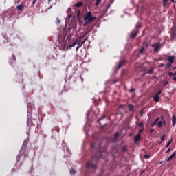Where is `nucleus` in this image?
<instances>
[{
	"label": "nucleus",
	"instance_id": "obj_40",
	"mask_svg": "<svg viewBox=\"0 0 176 176\" xmlns=\"http://www.w3.org/2000/svg\"><path fill=\"white\" fill-rule=\"evenodd\" d=\"M136 28H137V30H138V28H141V24H138L136 25Z\"/></svg>",
	"mask_w": 176,
	"mask_h": 176
},
{
	"label": "nucleus",
	"instance_id": "obj_42",
	"mask_svg": "<svg viewBox=\"0 0 176 176\" xmlns=\"http://www.w3.org/2000/svg\"><path fill=\"white\" fill-rule=\"evenodd\" d=\"M96 146V144H94V142H93L91 144V147L94 148Z\"/></svg>",
	"mask_w": 176,
	"mask_h": 176
},
{
	"label": "nucleus",
	"instance_id": "obj_48",
	"mask_svg": "<svg viewBox=\"0 0 176 176\" xmlns=\"http://www.w3.org/2000/svg\"><path fill=\"white\" fill-rule=\"evenodd\" d=\"M153 131H154V129H151L150 130V133H153Z\"/></svg>",
	"mask_w": 176,
	"mask_h": 176
},
{
	"label": "nucleus",
	"instance_id": "obj_3",
	"mask_svg": "<svg viewBox=\"0 0 176 176\" xmlns=\"http://www.w3.org/2000/svg\"><path fill=\"white\" fill-rule=\"evenodd\" d=\"M151 46H152V47H153V50H154L155 53H157V52H159V50H160V42L154 43Z\"/></svg>",
	"mask_w": 176,
	"mask_h": 176
},
{
	"label": "nucleus",
	"instance_id": "obj_36",
	"mask_svg": "<svg viewBox=\"0 0 176 176\" xmlns=\"http://www.w3.org/2000/svg\"><path fill=\"white\" fill-rule=\"evenodd\" d=\"M140 173V176H142V174H144L145 170H141Z\"/></svg>",
	"mask_w": 176,
	"mask_h": 176
},
{
	"label": "nucleus",
	"instance_id": "obj_30",
	"mask_svg": "<svg viewBox=\"0 0 176 176\" xmlns=\"http://www.w3.org/2000/svg\"><path fill=\"white\" fill-rule=\"evenodd\" d=\"M70 174H76V171L75 170V169H71Z\"/></svg>",
	"mask_w": 176,
	"mask_h": 176
},
{
	"label": "nucleus",
	"instance_id": "obj_23",
	"mask_svg": "<svg viewBox=\"0 0 176 176\" xmlns=\"http://www.w3.org/2000/svg\"><path fill=\"white\" fill-rule=\"evenodd\" d=\"M171 64H172V63H167V64L166 65V69H170L171 68Z\"/></svg>",
	"mask_w": 176,
	"mask_h": 176
},
{
	"label": "nucleus",
	"instance_id": "obj_28",
	"mask_svg": "<svg viewBox=\"0 0 176 176\" xmlns=\"http://www.w3.org/2000/svg\"><path fill=\"white\" fill-rule=\"evenodd\" d=\"M144 52H145V47H143L142 49L140 50V54H142Z\"/></svg>",
	"mask_w": 176,
	"mask_h": 176
},
{
	"label": "nucleus",
	"instance_id": "obj_49",
	"mask_svg": "<svg viewBox=\"0 0 176 176\" xmlns=\"http://www.w3.org/2000/svg\"><path fill=\"white\" fill-rule=\"evenodd\" d=\"M170 1L172 2V3H174L175 2V0H170Z\"/></svg>",
	"mask_w": 176,
	"mask_h": 176
},
{
	"label": "nucleus",
	"instance_id": "obj_43",
	"mask_svg": "<svg viewBox=\"0 0 176 176\" xmlns=\"http://www.w3.org/2000/svg\"><path fill=\"white\" fill-rule=\"evenodd\" d=\"M102 119H103V118H100V119H99V120H98V123H99V124H101V121L102 120Z\"/></svg>",
	"mask_w": 176,
	"mask_h": 176
},
{
	"label": "nucleus",
	"instance_id": "obj_41",
	"mask_svg": "<svg viewBox=\"0 0 176 176\" xmlns=\"http://www.w3.org/2000/svg\"><path fill=\"white\" fill-rule=\"evenodd\" d=\"M87 35H89V32H87L85 34H84V35L82 36H83V38H85V36H86Z\"/></svg>",
	"mask_w": 176,
	"mask_h": 176
},
{
	"label": "nucleus",
	"instance_id": "obj_53",
	"mask_svg": "<svg viewBox=\"0 0 176 176\" xmlns=\"http://www.w3.org/2000/svg\"><path fill=\"white\" fill-rule=\"evenodd\" d=\"M68 17H69V19H71V17H72V16L71 14H69V15H68Z\"/></svg>",
	"mask_w": 176,
	"mask_h": 176
},
{
	"label": "nucleus",
	"instance_id": "obj_33",
	"mask_svg": "<svg viewBox=\"0 0 176 176\" xmlns=\"http://www.w3.org/2000/svg\"><path fill=\"white\" fill-rule=\"evenodd\" d=\"M160 94H162V90L158 91L157 93L155 94V96H160Z\"/></svg>",
	"mask_w": 176,
	"mask_h": 176
},
{
	"label": "nucleus",
	"instance_id": "obj_39",
	"mask_svg": "<svg viewBox=\"0 0 176 176\" xmlns=\"http://www.w3.org/2000/svg\"><path fill=\"white\" fill-rule=\"evenodd\" d=\"M144 157V159H149L150 156L148 155H145Z\"/></svg>",
	"mask_w": 176,
	"mask_h": 176
},
{
	"label": "nucleus",
	"instance_id": "obj_20",
	"mask_svg": "<svg viewBox=\"0 0 176 176\" xmlns=\"http://www.w3.org/2000/svg\"><path fill=\"white\" fill-rule=\"evenodd\" d=\"M53 1H54V4L56 5L57 0H48V4L51 5V3H53Z\"/></svg>",
	"mask_w": 176,
	"mask_h": 176
},
{
	"label": "nucleus",
	"instance_id": "obj_5",
	"mask_svg": "<svg viewBox=\"0 0 176 176\" xmlns=\"http://www.w3.org/2000/svg\"><path fill=\"white\" fill-rule=\"evenodd\" d=\"M27 123H28V126H31V124H32V113H30L28 115Z\"/></svg>",
	"mask_w": 176,
	"mask_h": 176
},
{
	"label": "nucleus",
	"instance_id": "obj_12",
	"mask_svg": "<svg viewBox=\"0 0 176 176\" xmlns=\"http://www.w3.org/2000/svg\"><path fill=\"white\" fill-rule=\"evenodd\" d=\"M176 156V152L174 151L173 153V154L167 159V162H171V160H173V158H175Z\"/></svg>",
	"mask_w": 176,
	"mask_h": 176
},
{
	"label": "nucleus",
	"instance_id": "obj_26",
	"mask_svg": "<svg viewBox=\"0 0 176 176\" xmlns=\"http://www.w3.org/2000/svg\"><path fill=\"white\" fill-rule=\"evenodd\" d=\"M21 153H20L18 155H17V162H20V160L21 159Z\"/></svg>",
	"mask_w": 176,
	"mask_h": 176
},
{
	"label": "nucleus",
	"instance_id": "obj_10",
	"mask_svg": "<svg viewBox=\"0 0 176 176\" xmlns=\"http://www.w3.org/2000/svg\"><path fill=\"white\" fill-rule=\"evenodd\" d=\"M16 9L21 12L24 10V3H21L19 6H17Z\"/></svg>",
	"mask_w": 176,
	"mask_h": 176
},
{
	"label": "nucleus",
	"instance_id": "obj_8",
	"mask_svg": "<svg viewBox=\"0 0 176 176\" xmlns=\"http://www.w3.org/2000/svg\"><path fill=\"white\" fill-rule=\"evenodd\" d=\"M139 30H136L135 31H133L131 34V38H134L138 35Z\"/></svg>",
	"mask_w": 176,
	"mask_h": 176
},
{
	"label": "nucleus",
	"instance_id": "obj_44",
	"mask_svg": "<svg viewBox=\"0 0 176 176\" xmlns=\"http://www.w3.org/2000/svg\"><path fill=\"white\" fill-rule=\"evenodd\" d=\"M173 75H174L173 72H169V76H173Z\"/></svg>",
	"mask_w": 176,
	"mask_h": 176
},
{
	"label": "nucleus",
	"instance_id": "obj_13",
	"mask_svg": "<svg viewBox=\"0 0 176 176\" xmlns=\"http://www.w3.org/2000/svg\"><path fill=\"white\" fill-rule=\"evenodd\" d=\"M153 100L155 102H159V101H160V97L157 96V95H155L153 96Z\"/></svg>",
	"mask_w": 176,
	"mask_h": 176
},
{
	"label": "nucleus",
	"instance_id": "obj_11",
	"mask_svg": "<svg viewBox=\"0 0 176 176\" xmlns=\"http://www.w3.org/2000/svg\"><path fill=\"white\" fill-rule=\"evenodd\" d=\"M141 140V133H138L134 138L135 142H138Z\"/></svg>",
	"mask_w": 176,
	"mask_h": 176
},
{
	"label": "nucleus",
	"instance_id": "obj_16",
	"mask_svg": "<svg viewBox=\"0 0 176 176\" xmlns=\"http://www.w3.org/2000/svg\"><path fill=\"white\" fill-rule=\"evenodd\" d=\"M135 107L133 104H129L128 105V109L130 111V112H133L134 111Z\"/></svg>",
	"mask_w": 176,
	"mask_h": 176
},
{
	"label": "nucleus",
	"instance_id": "obj_52",
	"mask_svg": "<svg viewBox=\"0 0 176 176\" xmlns=\"http://www.w3.org/2000/svg\"><path fill=\"white\" fill-rule=\"evenodd\" d=\"M140 116H143L142 110L141 112H140Z\"/></svg>",
	"mask_w": 176,
	"mask_h": 176
},
{
	"label": "nucleus",
	"instance_id": "obj_51",
	"mask_svg": "<svg viewBox=\"0 0 176 176\" xmlns=\"http://www.w3.org/2000/svg\"><path fill=\"white\" fill-rule=\"evenodd\" d=\"M88 38H89V36H87L84 41H85V42H86V41H87Z\"/></svg>",
	"mask_w": 176,
	"mask_h": 176
},
{
	"label": "nucleus",
	"instance_id": "obj_29",
	"mask_svg": "<svg viewBox=\"0 0 176 176\" xmlns=\"http://www.w3.org/2000/svg\"><path fill=\"white\" fill-rule=\"evenodd\" d=\"M122 152H127V147L126 146L122 147Z\"/></svg>",
	"mask_w": 176,
	"mask_h": 176
},
{
	"label": "nucleus",
	"instance_id": "obj_19",
	"mask_svg": "<svg viewBox=\"0 0 176 176\" xmlns=\"http://www.w3.org/2000/svg\"><path fill=\"white\" fill-rule=\"evenodd\" d=\"M167 2H168V0H162V5L164 8H166V6H167Z\"/></svg>",
	"mask_w": 176,
	"mask_h": 176
},
{
	"label": "nucleus",
	"instance_id": "obj_4",
	"mask_svg": "<svg viewBox=\"0 0 176 176\" xmlns=\"http://www.w3.org/2000/svg\"><path fill=\"white\" fill-rule=\"evenodd\" d=\"M126 63H127V60H126V59L121 60L117 65L116 71H118V69H120V68H122V67H123V65H124Z\"/></svg>",
	"mask_w": 176,
	"mask_h": 176
},
{
	"label": "nucleus",
	"instance_id": "obj_22",
	"mask_svg": "<svg viewBox=\"0 0 176 176\" xmlns=\"http://www.w3.org/2000/svg\"><path fill=\"white\" fill-rule=\"evenodd\" d=\"M171 142H173V139L168 140V142L166 144V148H169L171 145Z\"/></svg>",
	"mask_w": 176,
	"mask_h": 176
},
{
	"label": "nucleus",
	"instance_id": "obj_32",
	"mask_svg": "<svg viewBox=\"0 0 176 176\" xmlns=\"http://www.w3.org/2000/svg\"><path fill=\"white\" fill-rule=\"evenodd\" d=\"M118 137H119V133H115V135H114L115 140H117Z\"/></svg>",
	"mask_w": 176,
	"mask_h": 176
},
{
	"label": "nucleus",
	"instance_id": "obj_34",
	"mask_svg": "<svg viewBox=\"0 0 176 176\" xmlns=\"http://www.w3.org/2000/svg\"><path fill=\"white\" fill-rule=\"evenodd\" d=\"M36 1H38V0H33L32 3V8H34V6L35 5Z\"/></svg>",
	"mask_w": 176,
	"mask_h": 176
},
{
	"label": "nucleus",
	"instance_id": "obj_45",
	"mask_svg": "<svg viewBox=\"0 0 176 176\" xmlns=\"http://www.w3.org/2000/svg\"><path fill=\"white\" fill-rule=\"evenodd\" d=\"M171 151V148H168L167 151H166V153H168V152H170Z\"/></svg>",
	"mask_w": 176,
	"mask_h": 176
},
{
	"label": "nucleus",
	"instance_id": "obj_31",
	"mask_svg": "<svg viewBox=\"0 0 176 176\" xmlns=\"http://www.w3.org/2000/svg\"><path fill=\"white\" fill-rule=\"evenodd\" d=\"M76 45H78V42L76 41L72 44L71 47H74Z\"/></svg>",
	"mask_w": 176,
	"mask_h": 176
},
{
	"label": "nucleus",
	"instance_id": "obj_15",
	"mask_svg": "<svg viewBox=\"0 0 176 176\" xmlns=\"http://www.w3.org/2000/svg\"><path fill=\"white\" fill-rule=\"evenodd\" d=\"M155 72V67H151L149 70L146 72V74H149L150 75Z\"/></svg>",
	"mask_w": 176,
	"mask_h": 176
},
{
	"label": "nucleus",
	"instance_id": "obj_47",
	"mask_svg": "<svg viewBox=\"0 0 176 176\" xmlns=\"http://www.w3.org/2000/svg\"><path fill=\"white\" fill-rule=\"evenodd\" d=\"M142 131H144V129H140V130L139 131V134H141Z\"/></svg>",
	"mask_w": 176,
	"mask_h": 176
},
{
	"label": "nucleus",
	"instance_id": "obj_9",
	"mask_svg": "<svg viewBox=\"0 0 176 176\" xmlns=\"http://www.w3.org/2000/svg\"><path fill=\"white\" fill-rule=\"evenodd\" d=\"M85 42H86V40H84L81 43H79L78 44V46L76 48V52H78V50H79L80 47H82V46H83V45H85Z\"/></svg>",
	"mask_w": 176,
	"mask_h": 176
},
{
	"label": "nucleus",
	"instance_id": "obj_27",
	"mask_svg": "<svg viewBox=\"0 0 176 176\" xmlns=\"http://www.w3.org/2000/svg\"><path fill=\"white\" fill-rule=\"evenodd\" d=\"M162 124H163V122H162V121H159L157 123V126L160 129V127H162Z\"/></svg>",
	"mask_w": 176,
	"mask_h": 176
},
{
	"label": "nucleus",
	"instance_id": "obj_55",
	"mask_svg": "<svg viewBox=\"0 0 176 176\" xmlns=\"http://www.w3.org/2000/svg\"><path fill=\"white\" fill-rule=\"evenodd\" d=\"M107 10H108V7H107V8H106V12H107Z\"/></svg>",
	"mask_w": 176,
	"mask_h": 176
},
{
	"label": "nucleus",
	"instance_id": "obj_2",
	"mask_svg": "<svg viewBox=\"0 0 176 176\" xmlns=\"http://www.w3.org/2000/svg\"><path fill=\"white\" fill-rule=\"evenodd\" d=\"M96 19V17L93 16V14L91 13V12H88L84 16L85 21H87V20H92V21H94Z\"/></svg>",
	"mask_w": 176,
	"mask_h": 176
},
{
	"label": "nucleus",
	"instance_id": "obj_1",
	"mask_svg": "<svg viewBox=\"0 0 176 176\" xmlns=\"http://www.w3.org/2000/svg\"><path fill=\"white\" fill-rule=\"evenodd\" d=\"M99 146L100 148L99 153H98L96 155H91V161H88L86 164L87 168H92V170L97 169V162H98L99 157H102V154L104 152H106L107 147H101V143L99 144Z\"/></svg>",
	"mask_w": 176,
	"mask_h": 176
},
{
	"label": "nucleus",
	"instance_id": "obj_38",
	"mask_svg": "<svg viewBox=\"0 0 176 176\" xmlns=\"http://www.w3.org/2000/svg\"><path fill=\"white\" fill-rule=\"evenodd\" d=\"M166 138V135H164L161 137L162 141H164V140Z\"/></svg>",
	"mask_w": 176,
	"mask_h": 176
},
{
	"label": "nucleus",
	"instance_id": "obj_7",
	"mask_svg": "<svg viewBox=\"0 0 176 176\" xmlns=\"http://www.w3.org/2000/svg\"><path fill=\"white\" fill-rule=\"evenodd\" d=\"M80 14H82V12H80V10H78L77 11V19H78L80 24L82 23V16H80Z\"/></svg>",
	"mask_w": 176,
	"mask_h": 176
},
{
	"label": "nucleus",
	"instance_id": "obj_18",
	"mask_svg": "<svg viewBox=\"0 0 176 176\" xmlns=\"http://www.w3.org/2000/svg\"><path fill=\"white\" fill-rule=\"evenodd\" d=\"M102 1V0H96L95 6H96V8H98V6H99L100 3H101Z\"/></svg>",
	"mask_w": 176,
	"mask_h": 176
},
{
	"label": "nucleus",
	"instance_id": "obj_14",
	"mask_svg": "<svg viewBox=\"0 0 176 176\" xmlns=\"http://www.w3.org/2000/svg\"><path fill=\"white\" fill-rule=\"evenodd\" d=\"M75 8H82L83 6V3L82 1H80L74 5Z\"/></svg>",
	"mask_w": 176,
	"mask_h": 176
},
{
	"label": "nucleus",
	"instance_id": "obj_35",
	"mask_svg": "<svg viewBox=\"0 0 176 176\" xmlns=\"http://www.w3.org/2000/svg\"><path fill=\"white\" fill-rule=\"evenodd\" d=\"M133 91H135V89L131 88L129 91V93H133Z\"/></svg>",
	"mask_w": 176,
	"mask_h": 176
},
{
	"label": "nucleus",
	"instance_id": "obj_54",
	"mask_svg": "<svg viewBox=\"0 0 176 176\" xmlns=\"http://www.w3.org/2000/svg\"><path fill=\"white\" fill-rule=\"evenodd\" d=\"M52 8H53V6H50V8L49 9H52Z\"/></svg>",
	"mask_w": 176,
	"mask_h": 176
},
{
	"label": "nucleus",
	"instance_id": "obj_46",
	"mask_svg": "<svg viewBox=\"0 0 176 176\" xmlns=\"http://www.w3.org/2000/svg\"><path fill=\"white\" fill-rule=\"evenodd\" d=\"M157 120H159V118H157L154 122L153 124H155V123H157Z\"/></svg>",
	"mask_w": 176,
	"mask_h": 176
},
{
	"label": "nucleus",
	"instance_id": "obj_25",
	"mask_svg": "<svg viewBox=\"0 0 176 176\" xmlns=\"http://www.w3.org/2000/svg\"><path fill=\"white\" fill-rule=\"evenodd\" d=\"M55 23H56V24H60L61 23V20H60V19H58V17H57L55 21Z\"/></svg>",
	"mask_w": 176,
	"mask_h": 176
},
{
	"label": "nucleus",
	"instance_id": "obj_24",
	"mask_svg": "<svg viewBox=\"0 0 176 176\" xmlns=\"http://www.w3.org/2000/svg\"><path fill=\"white\" fill-rule=\"evenodd\" d=\"M82 39H83V36H80L77 38L76 41H77V43H79V42H81L82 41Z\"/></svg>",
	"mask_w": 176,
	"mask_h": 176
},
{
	"label": "nucleus",
	"instance_id": "obj_17",
	"mask_svg": "<svg viewBox=\"0 0 176 176\" xmlns=\"http://www.w3.org/2000/svg\"><path fill=\"white\" fill-rule=\"evenodd\" d=\"M176 124V117L175 116H173L172 117V126H175Z\"/></svg>",
	"mask_w": 176,
	"mask_h": 176
},
{
	"label": "nucleus",
	"instance_id": "obj_37",
	"mask_svg": "<svg viewBox=\"0 0 176 176\" xmlns=\"http://www.w3.org/2000/svg\"><path fill=\"white\" fill-rule=\"evenodd\" d=\"M139 127H144V124L142 122L138 124Z\"/></svg>",
	"mask_w": 176,
	"mask_h": 176
},
{
	"label": "nucleus",
	"instance_id": "obj_21",
	"mask_svg": "<svg viewBox=\"0 0 176 176\" xmlns=\"http://www.w3.org/2000/svg\"><path fill=\"white\" fill-rule=\"evenodd\" d=\"M91 21H93V19L87 20L85 21V23L83 24L84 27L87 25V24H89V23H91Z\"/></svg>",
	"mask_w": 176,
	"mask_h": 176
},
{
	"label": "nucleus",
	"instance_id": "obj_6",
	"mask_svg": "<svg viewBox=\"0 0 176 176\" xmlns=\"http://www.w3.org/2000/svg\"><path fill=\"white\" fill-rule=\"evenodd\" d=\"M174 60H175V56H170L167 58V61L170 63V64H173L174 63Z\"/></svg>",
	"mask_w": 176,
	"mask_h": 176
},
{
	"label": "nucleus",
	"instance_id": "obj_50",
	"mask_svg": "<svg viewBox=\"0 0 176 176\" xmlns=\"http://www.w3.org/2000/svg\"><path fill=\"white\" fill-rule=\"evenodd\" d=\"M160 67H164V63H161L160 64Z\"/></svg>",
	"mask_w": 176,
	"mask_h": 176
}]
</instances>
